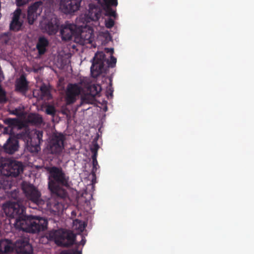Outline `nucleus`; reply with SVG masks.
<instances>
[{
    "instance_id": "nucleus-1",
    "label": "nucleus",
    "mask_w": 254,
    "mask_h": 254,
    "mask_svg": "<svg viewBox=\"0 0 254 254\" xmlns=\"http://www.w3.org/2000/svg\"><path fill=\"white\" fill-rule=\"evenodd\" d=\"M3 209L7 217L15 219L14 225L16 229L34 234L44 231L47 228L46 219L26 215L25 208L20 202H8L3 205Z\"/></svg>"
},
{
    "instance_id": "nucleus-2",
    "label": "nucleus",
    "mask_w": 254,
    "mask_h": 254,
    "mask_svg": "<svg viewBox=\"0 0 254 254\" xmlns=\"http://www.w3.org/2000/svg\"><path fill=\"white\" fill-rule=\"evenodd\" d=\"M47 171L49 173L48 188L52 196L58 199L65 198L67 192L63 187L69 186V177L61 167H49Z\"/></svg>"
},
{
    "instance_id": "nucleus-3",
    "label": "nucleus",
    "mask_w": 254,
    "mask_h": 254,
    "mask_svg": "<svg viewBox=\"0 0 254 254\" xmlns=\"http://www.w3.org/2000/svg\"><path fill=\"white\" fill-rule=\"evenodd\" d=\"M116 62L117 59L114 56H111V60L109 61L106 59L103 52H97L92 60V64L90 68L91 76L97 78L106 71V67H105L106 64H107V67H114Z\"/></svg>"
},
{
    "instance_id": "nucleus-4",
    "label": "nucleus",
    "mask_w": 254,
    "mask_h": 254,
    "mask_svg": "<svg viewBox=\"0 0 254 254\" xmlns=\"http://www.w3.org/2000/svg\"><path fill=\"white\" fill-rule=\"evenodd\" d=\"M101 4L103 9L94 4H89L88 14L84 16H117L116 7L118 5V0H96Z\"/></svg>"
},
{
    "instance_id": "nucleus-5",
    "label": "nucleus",
    "mask_w": 254,
    "mask_h": 254,
    "mask_svg": "<svg viewBox=\"0 0 254 254\" xmlns=\"http://www.w3.org/2000/svg\"><path fill=\"white\" fill-rule=\"evenodd\" d=\"M47 238L54 241L59 246L68 247L72 246L75 240V235L70 231L59 229L51 231L47 235Z\"/></svg>"
},
{
    "instance_id": "nucleus-6",
    "label": "nucleus",
    "mask_w": 254,
    "mask_h": 254,
    "mask_svg": "<svg viewBox=\"0 0 254 254\" xmlns=\"http://www.w3.org/2000/svg\"><path fill=\"white\" fill-rule=\"evenodd\" d=\"M65 137L62 133L53 134L49 139L47 148L50 154L60 155L64 149Z\"/></svg>"
},
{
    "instance_id": "nucleus-7",
    "label": "nucleus",
    "mask_w": 254,
    "mask_h": 254,
    "mask_svg": "<svg viewBox=\"0 0 254 254\" xmlns=\"http://www.w3.org/2000/svg\"><path fill=\"white\" fill-rule=\"evenodd\" d=\"M84 33L82 26L71 23H66L62 25L60 30L62 39L64 41L71 40L73 37L76 39L78 35L83 37Z\"/></svg>"
},
{
    "instance_id": "nucleus-8",
    "label": "nucleus",
    "mask_w": 254,
    "mask_h": 254,
    "mask_svg": "<svg viewBox=\"0 0 254 254\" xmlns=\"http://www.w3.org/2000/svg\"><path fill=\"white\" fill-rule=\"evenodd\" d=\"M23 171L22 163L17 161H10L0 166V174L5 176L16 177Z\"/></svg>"
},
{
    "instance_id": "nucleus-9",
    "label": "nucleus",
    "mask_w": 254,
    "mask_h": 254,
    "mask_svg": "<svg viewBox=\"0 0 254 254\" xmlns=\"http://www.w3.org/2000/svg\"><path fill=\"white\" fill-rule=\"evenodd\" d=\"M22 189L27 199L34 204L39 205L43 203L40 192L33 185L24 182L22 185Z\"/></svg>"
},
{
    "instance_id": "nucleus-10",
    "label": "nucleus",
    "mask_w": 254,
    "mask_h": 254,
    "mask_svg": "<svg viewBox=\"0 0 254 254\" xmlns=\"http://www.w3.org/2000/svg\"><path fill=\"white\" fill-rule=\"evenodd\" d=\"M81 90V87L77 84L69 83L65 91V101L66 104L69 105L75 103Z\"/></svg>"
},
{
    "instance_id": "nucleus-11",
    "label": "nucleus",
    "mask_w": 254,
    "mask_h": 254,
    "mask_svg": "<svg viewBox=\"0 0 254 254\" xmlns=\"http://www.w3.org/2000/svg\"><path fill=\"white\" fill-rule=\"evenodd\" d=\"M44 18L41 23V28L44 30L49 35L55 34L59 28L60 22L57 17H52L50 19Z\"/></svg>"
},
{
    "instance_id": "nucleus-12",
    "label": "nucleus",
    "mask_w": 254,
    "mask_h": 254,
    "mask_svg": "<svg viewBox=\"0 0 254 254\" xmlns=\"http://www.w3.org/2000/svg\"><path fill=\"white\" fill-rule=\"evenodd\" d=\"M14 247L16 252L20 254H31L33 251L29 240L25 237L16 240L14 243Z\"/></svg>"
},
{
    "instance_id": "nucleus-13",
    "label": "nucleus",
    "mask_w": 254,
    "mask_h": 254,
    "mask_svg": "<svg viewBox=\"0 0 254 254\" xmlns=\"http://www.w3.org/2000/svg\"><path fill=\"white\" fill-rule=\"evenodd\" d=\"M82 0H61L60 8L65 14H70L77 11Z\"/></svg>"
},
{
    "instance_id": "nucleus-14",
    "label": "nucleus",
    "mask_w": 254,
    "mask_h": 254,
    "mask_svg": "<svg viewBox=\"0 0 254 254\" xmlns=\"http://www.w3.org/2000/svg\"><path fill=\"white\" fill-rule=\"evenodd\" d=\"M29 89V82L24 74H21L15 82V90L25 95Z\"/></svg>"
},
{
    "instance_id": "nucleus-15",
    "label": "nucleus",
    "mask_w": 254,
    "mask_h": 254,
    "mask_svg": "<svg viewBox=\"0 0 254 254\" xmlns=\"http://www.w3.org/2000/svg\"><path fill=\"white\" fill-rule=\"evenodd\" d=\"M18 141L14 137H9L3 145V149L7 153L12 154L18 150Z\"/></svg>"
},
{
    "instance_id": "nucleus-16",
    "label": "nucleus",
    "mask_w": 254,
    "mask_h": 254,
    "mask_svg": "<svg viewBox=\"0 0 254 254\" xmlns=\"http://www.w3.org/2000/svg\"><path fill=\"white\" fill-rule=\"evenodd\" d=\"M43 2L37 1L29 6L27 16H40L43 7Z\"/></svg>"
},
{
    "instance_id": "nucleus-17",
    "label": "nucleus",
    "mask_w": 254,
    "mask_h": 254,
    "mask_svg": "<svg viewBox=\"0 0 254 254\" xmlns=\"http://www.w3.org/2000/svg\"><path fill=\"white\" fill-rule=\"evenodd\" d=\"M49 45V42L46 37L44 36L39 37L36 47L39 55H43L46 52Z\"/></svg>"
},
{
    "instance_id": "nucleus-18",
    "label": "nucleus",
    "mask_w": 254,
    "mask_h": 254,
    "mask_svg": "<svg viewBox=\"0 0 254 254\" xmlns=\"http://www.w3.org/2000/svg\"><path fill=\"white\" fill-rule=\"evenodd\" d=\"M14 244H12L11 240H3L0 241V253L8 254L13 250Z\"/></svg>"
},
{
    "instance_id": "nucleus-19",
    "label": "nucleus",
    "mask_w": 254,
    "mask_h": 254,
    "mask_svg": "<svg viewBox=\"0 0 254 254\" xmlns=\"http://www.w3.org/2000/svg\"><path fill=\"white\" fill-rule=\"evenodd\" d=\"M3 122L7 127L5 128V130L9 129L10 131L18 127L20 124V121L17 118H6L3 120Z\"/></svg>"
},
{
    "instance_id": "nucleus-20",
    "label": "nucleus",
    "mask_w": 254,
    "mask_h": 254,
    "mask_svg": "<svg viewBox=\"0 0 254 254\" xmlns=\"http://www.w3.org/2000/svg\"><path fill=\"white\" fill-rule=\"evenodd\" d=\"M27 120L28 123L35 126H40L43 123L42 117L38 114H29Z\"/></svg>"
},
{
    "instance_id": "nucleus-21",
    "label": "nucleus",
    "mask_w": 254,
    "mask_h": 254,
    "mask_svg": "<svg viewBox=\"0 0 254 254\" xmlns=\"http://www.w3.org/2000/svg\"><path fill=\"white\" fill-rule=\"evenodd\" d=\"M20 17H13L10 23L9 29L11 31H18L21 29L23 21L19 19Z\"/></svg>"
},
{
    "instance_id": "nucleus-22",
    "label": "nucleus",
    "mask_w": 254,
    "mask_h": 254,
    "mask_svg": "<svg viewBox=\"0 0 254 254\" xmlns=\"http://www.w3.org/2000/svg\"><path fill=\"white\" fill-rule=\"evenodd\" d=\"M83 31H84V36L81 37L80 35H78L77 36V38L80 37L81 39H83L84 41L86 43H91L92 42V31L90 30H89L88 32H85L84 30L83 29Z\"/></svg>"
},
{
    "instance_id": "nucleus-23",
    "label": "nucleus",
    "mask_w": 254,
    "mask_h": 254,
    "mask_svg": "<svg viewBox=\"0 0 254 254\" xmlns=\"http://www.w3.org/2000/svg\"><path fill=\"white\" fill-rule=\"evenodd\" d=\"M45 112L47 115L54 116L56 111L54 106L48 105L46 106Z\"/></svg>"
},
{
    "instance_id": "nucleus-24",
    "label": "nucleus",
    "mask_w": 254,
    "mask_h": 254,
    "mask_svg": "<svg viewBox=\"0 0 254 254\" xmlns=\"http://www.w3.org/2000/svg\"><path fill=\"white\" fill-rule=\"evenodd\" d=\"M7 101L6 92L0 85V103H5Z\"/></svg>"
},
{
    "instance_id": "nucleus-25",
    "label": "nucleus",
    "mask_w": 254,
    "mask_h": 254,
    "mask_svg": "<svg viewBox=\"0 0 254 254\" xmlns=\"http://www.w3.org/2000/svg\"><path fill=\"white\" fill-rule=\"evenodd\" d=\"M40 89L41 92L42 96H47L50 94L49 90L48 87L46 85H45V84L42 85L40 87Z\"/></svg>"
},
{
    "instance_id": "nucleus-26",
    "label": "nucleus",
    "mask_w": 254,
    "mask_h": 254,
    "mask_svg": "<svg viewBox=\"0 0 254 254\" xmlns=\"http://www.w3.org/2000/svg\"><path fill=\"white\" fill-rule=\"evenodd\" d=\"M99 148V146L97 143L94 144V146L91 148V152L92 153V157L97 156V151Z\"/></svg>"
},
{
    "instance_id": "nucleus-27",
    "label": "nucleus",
    "mask_w": 254,
    "mask_h": 254,
    "mask_svg": "<svg viewBox=\"0 0 254 254\" xmlns=\"http://www.w3.org/2000/svg\"><path fill=\"white\" fill-rule=\"evenodd\" d=\"M115 22L114 20L111 18H109L108 20H106L105 25L106 27L108 28H111L114 25Z\"/></svg>"
},
{
    "instance_id": "nucleus-28",
    "label": "nucleus",
    "mask_w": 254,
    "mask_h": 254,
    "mask_svg": "<svg viewBox=\"0 0 254 254\" xmlns=\"http://www.w3.org/2000/svg\"><path fill=\"white\" fill-rule=\"evenodd\" d=\"M19 192L16 190L12 191L10 194V196L13 198L16 202H19L18 200Z\"/></svg>"
},
{
    "instance_id": "nucleus-29",
    "label": "nucleus",
    "mask_w": 254,
    "mask_h": 254,
    "mask_svg": "<svg viewBox=\"0 0 254 254\" xmlns=\"http://www.w3.org/2000/svg\"><path fill=\"white\" fill-rule=\"evenodd\" d=\"M94 89L95 90V92L93 93V95L95 96L98 94L101 91V87L100 86H96L94 85L93 86L91 87V90Z\"/></svg>"
},
{
    "instance_id": "nucleus-30",
    "label": "nucleus",
    "mask_w": 254,
    "mask_h": 254,
    "mask_svg": "<svg viewBox=\"0 0 254 254\" xmlns=\"http://www.w3.org/2000/svg\"><path fill=\"white\" fill-rule=\"evenodd\" d=\"M92 164H93V171L97 170V166L99 167L98 162L97 160V157H92Z\"/></svg>"
},
{
    "instance_id": "nucleus-31",
    "label": "nucleus",
    "mask_w": 254,
    "mask_h": 254,
    "mask_svg": "<svg viewBox=\"0 0 254 254\" xmlns=\"http://www.w3.org/2000/svg\"><path fill=\"white\" fill-rule=\"evenodd\" d=\"M113 92H114V89H113V87H112V80H110L109 87L108 88V89L107 90V94L110 95V96L112 97Z\"/></svg>"
},
{
    "instance_id": "nucleus-32",
    "label": "nucleus",
    "mask_w": 254,
    "mask_h": 254,
    "mask_svg": "<svg viewBox=\"0 0 254 254\" xmlns=\"http://www.w3.org/2000/svg\"><path fill=\"white\" fill-rule=\"evenodd\" d=\"M30 0H16V5L18 6H23L29 2Z\"/></svg>"
},
{
    "instance_id": "nucleus-33",
    "label": "nucleus",
    "mask_w": 254,
    "mask_h": 254,
    "mask_svg": "<svg viewBox=\"0 0 254 254\" xmlns=\"http://www.w3.org/2000/svg\"><path fill=\"white\" fill-rule=\"evenodd\" d=\"M60 254H81V252L78 251L74 252H69L67 251H62Z\"/></svg>"
},
{
    "instance_id": "nucleus-34",
    "label": "nucleus",
    "mask_w": 254,
    "mask_h": 254,
    "mask_svg": "<svg viewBox=\"0 0 254 254\" xmlns=\"http://www.w3.org/2000/svg\"><path fill=\"white\" fill-rule=\"evenodd\" d=\"M37 137L39 141H42V136H43V131H36Z\"/></svg>"
},
{
    "instance_id": "nucleus-35",
    "label": "nucleus",
    "mask_w": 254,
    "mask_h": 254,
    "mask_svg": "<svg viewBox=\"0 0 254 254\" xmlns=\"http://www.w3.org/2000/svg\"><path fill=\"white\" fill-rule=\"evenodd\" d=\"M11 114H13V115H16V116H19L20 115H21V111H20V109H15L14 110H12L11 111Z\"/></svg>"
},
{
    "instance_id": "nucleus-36",
    "label": "nucleus",
    "mask_w": 254,
    "mask_h": 254,
    "mask_svg": "<svg viewBox=\"0 0 254 254\" xmlns=\"http://www.w3.org/2000/svg\"><path fill=\"white\" fill-rule=\"evenodd\" d=\"M21 14V9L19 7H17L13 13L12 16H20Z\"/></svg>"
},
{
    "instance_id": "nucleus-37",
    "label": "nucleus",
    "mask_w": 254,
    "mask_h": 254,
    "mask_svg": "<svg viewBox=\"0 0 254 254\" xmlns=\"http://www.w3.org/2000/svg\"><path fill=\"white\" fill-rule=\"evenodd\" d=\"M84 17L85 18H84V20H86V19H90L91 20L96 21V20H98L100 17L96 16V17Z\"/></svg>"
},
{
    "instance_id": "nucleus-38",
    "label": "nucleus",
    "mask_w": 254,
    "mask_h": 254,
    "mask_svg": "<svg viewBox=\"0 0 254 254\" xmlns=\"http://www.w3.org/2000/svg\"><path fill=\"white\" fill-rule=\"evenodd\" d=\"M28 19V22L30 24H33L34 20L36 19V18H34V17H27Z\"/></svg>"
},
{
    "instance_id": "nucleus-39",
    "label": "nucleus",
    "mask_w": 254,
    "mask_h": 254,
    "mask_svg": "<svg viewBox=\"0 0 254 254\" xmlns=\"http://www.w3.org/2000/svg\"><path fill=\"white\" fill-rule=\"evenodd\" d=\"M73 223L74 225H76L77 224H79V226H80V225H82V224H81L82 223V222L78 219H76L74 221H73Z\"/></svg>"
},
{
    "instance_id": "nucleus-40",
    "label": "nucleus",
    "mask_w": 254,
    "mask_h": 254,
    "mask_svg": "<svg viewBox=\"0 0 254 254\" xmlns=\"http://www.w3.org/2000/svg\"><path fill=\"white\" fill-rule=\"evenodd\" d=\"M105 50L107 53H110L111 54H113L114 53V50L112 48H106Z\"/></svg>"
},
{
    "instance_id": "nucleus-41",
    "label": "nucleus",
    "mask_w": 254,
    "mask_h": 254,
    "mask_svg": "<svg viewBox=\"0 0 254 254\" xmlns=\"http://www.w3.org/2000/svg\"><path fill=\"white\" fill-rule=\"evenodd\" d=\"M86 240L85 238H82V240L80 242V244L82 245H84L85 244Z\"/></svg>"
},
{
    "instance_id": "nucleus-42",
    "label": "nucleus",
    "mask_w": 254,
    "mask_h": 254,
    "mask_svg": "<svg viewBox=\"0 0 254 254\" xmlns=\"http://www.w3.org/2000/svg\"><path fill=\"white\" fill-rule=\"evenodd\" d=\"M82 100L83 102H85V103H87L88 102V101H87V97L86 96H85V97H82Z\"/></svg>"
},
{
    "instance_id": "nucleus-43",
    "label": "nucleus",
    "mask_w": 254,
    "mask_h": 254,
    "mask_svg": "<svg viewBox=\"0 0 254 254\" xmlns=\"http://www.w3.org/2000/svg\"><path fill=\"white\" fill-rule=\"evenodd\" d=\"M5 188L3 184L1 182H0V189L5 190Z\"/></svg>"
},
{
    "instance_id": "nucleus-44",
    "label": "nucleus",
    "mask_w": 254,
    "mask_h": 254,
    "mask_svg": "<svg viewBox=\"0 0 254 254\" xmlns=\"http://www.w3.org/2000/svg\"><path fill=\"white\" fill-rule=\"evenodd\" d=\"M111 38H112V37H111V36L110 35V34H108V35H107V36L106 37V39H107V40H108V39H109V40H111Z\"/></svg>"
},
{
    "instance_id": "nucleus-45",
    "label": "nucleus",
    "mask_w": 254,
    "mask_h": 254,
    "mask_svg": "<svg viewBox=\"0 0 254 254\" xmlns=\"http://www.w3.org/2000/svg\"><path fill=\"white\" fill-rule=\"evenodd\" d=\"M85 228V226H83V227H80V228H79L81 231H82V230H83Z\"/></svg>"
},
{
    "instance_id": "nucleus-46",
    "label": "nucleus",
    "mask_w": 254,
    "mask_h": 254,
    "mask_svg": "<svg viewBox=\"0 0 254 254\" xmlns=\"http://www.w3.org/2000/svg\"><path fill=\"white\" fill-rule=\"evenodd\" d=\"M59 203H60V202L59 201V200H58L56 204H59Z\"/></svg>"
}]
</instances>
